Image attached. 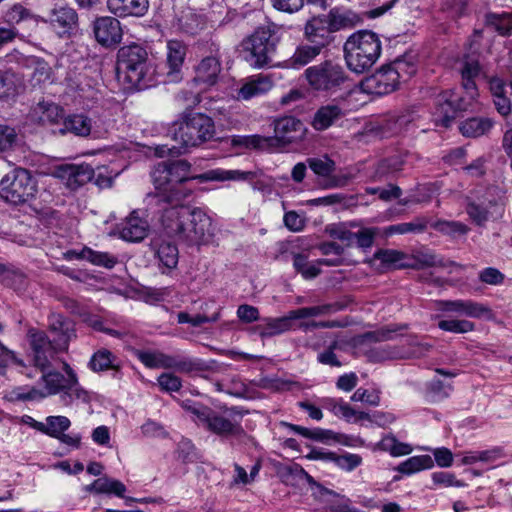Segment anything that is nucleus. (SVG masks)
I'll return each mask as SVG.
<instances>
[{
	"mask_svg": "<svg viewBox=\"0 0 512 512\" xmlns=\"http://www.w3.org/2000/svg\"><path fill=\"white\" fill-rule=\"evenodd\" d=\"M190 170L191 165L186 160L162 161L158 163L151 173L157 192L148 194L146 200L157 204L162 202L179 203L192 195L193 189L187 186V182L190 180L198 179L200 182L243 181L252 176L251 172L221 168L191 176Z\"/></svg>",
	"mask_w": 512,
	"mask_h": 512,
	"instance_id": "obj_1",
	"label": "nucleus"
},
{
	"mask_svg": "<svg viewBox=\"0 0 512 512\" xmlns=\"http://www.w3.org/2000/svg\"><path fill=\"white\" fill-rule=\"evenodd\" d=\"M148 205L163 210L161 222L165 232L189 245H199L211 236V218L200 208L190 209L179 203H160L146 200Z\"/></svg>",
	"mask_w": 512,
	"mask_h": 512,
	"instance_id": "obj_2",
	"label": "nucleus"
},
{
	"mask_svg": "<svg viewBox=\"0 0 512 512\" xmlns=\"http://www.w3.org/2000/svg\"><path fill=\"white\" fill-rule=\"evenodd\" d=\"M185 408L195 416V421L208 431L221 437H240L244 434L242 419L247 411L238 406H223L216 411L202 404H185Z\"/></svg>",
	"mask_w": 512,
	"mask_h": 512,
	"instance_id": "obj_3",
	"label": "nucleus"
},
{
	"mask_svg": "<svg viewBox=\"0 0 512 512\" xmlns=\"http://www.w3.org/2000/svg\"><path fill=\"white\" fill-rule=\"evenodd\" d=\"M118 73L123 74L124 80L130 87L146 89L154 85L155 68L149 61L148 52L139 44L123 46L118 54Z\"/></svg>",
	"mask_w": 512,
	"mask_h": 512,
	"instance_id": "obj_4",
	"label": "nucleus"
},
{
	"mask_svg": "<svg viewBox=\"0 0 512 512\" xmlns=\"http://www.w3.org/2000/svg\"><path fill=\"white\" fill-rule=\"evenodd\" d=\"M347 67L357 74L370 69L379 59L382 51L378 35L362 30L350 35L343 46Z\"/></svg>",
	"mask_w": 512,
	"mask_h": 512,
	"instance_id": "obj_5",
	"label": "nucleus"
},
{
	"mask_svg": "<svg viewBox=\"0 0 512 512\" xmlns=\"http://www.w3.org/2000/svg\"><path fill=\"white\" fill-rule=\"evenodd\" d=\"M173 139L180 148L200 146L216 136L215 122L205 113L185 111L172 126Z\"/></svg>",
	"mask_w": 512,
	"mask_h": 512,
	"instance_id": "obj_6",
	"label": "nucleus"
},
{
	"mask_svg": "<svg viewBox=\"0 0 512 512\" xmlns=\"http://www.w3.org/2000/svg\"><path fill=\"white\" fill-rule=\"evenodd\" d=\"M304 78L313 91L334 94L344 87L349 76L341 64L325 60L306 68Z\"/></svg>",
	"mask_w": 512,
	"mask_h": 512,
	"instance_id": "obj_7",
	"label": "nucleus"
},
{
	"mask_svg": "<svg viewBox=\"0 0 512 512\" xmlns=\"http://www.w3.org/2000/svg\"><path fill=\"white\" fill-rule=\"evenodd\" d=\"M38 192V183L31 171L17 167L8 172L0 181V196L14 205L27 203Z\"/></svg>",
	"mask_w": 512,
	"mask_h": 512,
	"instance_id": "obj_8",
	"label": "nucleus"
},
{
	"mask_svg": "<svg viewBox=\"0 0 512 512\" xmlns=\"http://www.w3.org/2000/svg\"><path fill=\"white\" fill-rule=\"evenodd\" d=\"M462 86L466 97H459L453 90H446L439 93L434 100L435 114L445 126L455 117L457 111L466 110L478 95L474 79L462 78Z\"/></svg>",
	"mask_w": 512,
	"mask_h": 512,
	"instance_id": "obj_9",
	"label": "nucleus"
},
{
	"mask_svg": "<svg viewBox=\"0 0 512 512\" xmlns=\"http://www.w3.org/2000/svg\"><path fill=\"white\" fill-rule=\"evenodd\" d=\"M242 46L246 62L256 69L269 66L276 51V43L272 39V34L265 28L257 29L243 41Z\"/></svg>",
	"mask_w": 512,
	"mask_h": 512,
	"instance_id": "obj_10",
	"label": "nucleus"
},
{
	"mask_svg": "<svg viewBox=\"0 0 512 512\" xmlns=\"http://www.w3.org/2000/svg\"><path fill=\"white\" fill-rule=\"evenodd\" d=\"M139 361L150 369H173L180 373H191L200 370V364L190 358L176 357L159 350L138 351Z\"/></svg>",
	"mask_w": 512,
	"mask_h": 512,
	"instance_id": "obj_11",
	"label": "nucleus"
},
{
	"mask_svg": "<svg viewBox=\"0 0 512 512\" xmlns=\"http://www.w3.org/2000/svg\"><path fill=\"white\" fill-rule=\"evenodd\" d=\"M274 136L269 139V148L273 146H285L302 141L307 133V127L298 118L284 116L273 121Z\"/></svg>",
	"mask_w": 512,
	"mask_h": 512,
	"instance_id": "obj_12",
	"label": "nucleus"
},
{
	"mask_svg": "<svg viewBox=\"0 0 512 512\" xmlns=\"http://www.w3.org/2000/svg\"><path fill=\"white\" fill-rule=\"evenodd\" d=\"M30 347L33 352V362L40 371L50 367L51 360L57 353L66 352L56 346V342L41 330L30 329L28 332Z\"/></svg>",
	"mask_w": 512,
	"mask_h": 512,
	"instance_id": "obj_13",
	"label": "nucleus"
},
{
	"mask_svg": "<svg viewBox=\"0 0 512 512\" xmlns=\"http://www.w3.org/2000/svg\"><path fill=\"white\" fill-rule=\"evenodd\" d=\"M437 309L447 314L476 319L491 320L494 317L488 305L470 299L439 300Z\"/></svg>",
	"mask_w": 512,
	"mask_h": 512,
	"instance_id": "obj_14",
	"label": "nucleus"
},
{
	"mask_svg": "<svg viewBox=\"0 0 512 512\" xmlns=\"http://www.w3.org/2000/svg\"><path fill=\"white\" fill-rule=\"evenodd\" d=\"M210 52L211 54L203 57L194 69L195 76L192 82L194 85H203L200 90L215 85L221 72L219 48L214 46Z\"/></svg>",
	"mask_w": 512,
	"mask_h": 512,
	"instance_id": "obj_15",
	"label": "nucleus"
},
{
	"mask_svg": "<svg viewBox=\"0 0 512 512\" xmlns=\"http://www.w3.org/2000/svg\"><path fill=\"white\" fill-rule=\"evenodd\" d=\"M54 177L67 188L76 190L94 177V170L89 164H64L55 168Z\"/></svg>",
	"mask_w": 512,
	"mask_h": 512,
	"instance_id": "obj_16",
	"label": "nucleus"
},
{
	"mask_svg": "<svg viewBox=\"0 0 512 512\" xmlns=\"http://www.w3.org/2000/svg\"><path fill=\"white\" fill-rule=\"evenodd\" d=\"M93 32L97 42L107 48L118 45L123 36L120 21L114 17H98L93 23Z\"/></svg>",
	"mask_w": 512,
	"mask_h": 512,
	"instance_id": "obj_17",
	"label": "nucleus"
},
{
	"mask_svg": "<svg viewBox=\"0 0 512 512\" xmlns=\"http://www.w3.org/2000/svg\"><path fill=\"white\" fill-rule=\"evenodd\" d=\"M413 351H407L403 347L385 345L367 352V357L370 362H384L388 360L408 359L411 357H419L429 351V344L417 343L414 345Z\"/></svg>",
	"mask_w": 512,
	"mask_h": 512,
	"instance_id": "obj_18",
	"label": "nucleus"
},
{
	"mask_svg": "<svg viewBox=\"0 0 512 512\" xmlns=\"http://www.w3.org/2000/svg\"><path fill=\"white\" fill-rule=\"evenodd\" d=\"M363 85L368 93L375 95L389 94L398 88L397 70H390L387 65H384L367 77Z\"/></svg>",
	"mask_w": 512,
	"mask_h": 512,
	"instance_id": "obj_19",
	"label": "nucleus"
},
{
	"mask_svg": "<svg viewBox=\"0 0 512 512\" xmlns=\"http://www.w3.org/2000/svg\"><path fill=\"white\" fill-rule=\"evenodd\" d=\"M48 331L56 346L68 350L70 342L76 338L75 324L70 319L59 313H51L48 316Z\"/></svg>",
	"mask_w": 512,
	"mask_h": 512,
	"instance_id": "obj_20",
	"label": "nucleus"
},
{
	"mask_svg": "<svg viewBox=\"0 0 512 512\" xmlns=\"http://www.w3.org/2000/svg\"><path fill=\"white\" fill-rule=\"evenodd\" d=\"M149 232V224L137 211L130 213L119 228L120 238L127 242H140Z\"/></svg>",
	"mask_w": 512,
	"mask_h": 512,
	"instance_id": "obj_21",
	"label": "nucleus"
},
{
	"mask_svg": "<svg viewBox=\"0 0 512 512\" xmlns=\"http://www.w3.org/2000/svg\"><path fill=\"white\" fill-rule=\"evenodd\" d=\"M63 370L67 375L65 388L60 396L61 401L65 405H71L74 400H79L83 403L90 401V394L78 382V377L75 371L68 363H64Z\"/></svg>",
	"mask_w": 512,
	"mask_h": 512,
	"instance_id": "obj_22",
	"label": "nucleus"
},
{
	"mask_svg": "<svg viewBox=\"0 0 512 512\" xmlns=\"http://www.w3.org/2000/svg\"><path fill=\"white\" fill-rule=\"evenodd\" d=\"M78 15L70 7L54 8L51 13L50 23L61 37L69 36L77 27Z\"/></svg>",
	"mask_w": 512,
	"mask_h": 512,
	"instance_id": "obj_23",
	"label": "nucleus"
},
{
	"mask_svg": "<svg viewBox=\"0 0 512 512\" xmlns=\"http://www.w3.org/2000/svg\"><path fill=\"white\" fill-rule=\"evenodd\" d=\"M187 53V46L180 40H168L166 44V65L168 67L167 75L171 80L179 79V74L183 66Z\"/></svg>",
	"mask_w": 512,
	"mask_h": 512,
	"instance_id": "obj_24",
	"label": "nucleus"
},
{
	"mask_svg": "<svg viewBox=\"0 0 512 512\" xmlns=\"http://www.w3.org/2000/svg\"><path fill=\"white\" fill-rule=\"evenodd\" d=\"M324 44L321 43H304L296 47L293 55L286 60L285 66L287 68L299 69L316 59L324 49Z\"/></svg>",
	"mask_w": 512,
	"mask_h": 512,
	"instance_id": "obj_25",
	"label": "nucleus"
},
{
	"mask_svg": "<svg viewBox=\"0 0 512 512\" xmlns=\"http://www.w3.org/2000/svg\"><path fill=\"white\" fill-rule=\"evenodd\" d=\"M345 115L344 110L334 103L322 105L314 113L311 121V126L316 131H324L333 126Z\"/></svg>",
	"mask_w": 512,
	"mask_h": 512,
	"instance_id": "obj_26",
	"label": "nucleus"
},
{
	"mask_svg": "<svg viewBox=\"0 0 512 512\" xmlns=\"http://www.w3.org/2000/svg\"><path fill=\"white\" fill-rule=\"evenodd\" d=\"M107 7L118 17L143 16L149 8L148 0H107Z\"/></svg>",
	"mask_w": 512,
	"mask_h": 512,
	"instance_id": "obj_27",
	"label": "nucleus"
},
{
	"mask_svg": "<svg viewBox=\"0 0 512 512\" xmlns=\"http://www.w3.org/2000/svg\"><path fill=\"white\" fill-rule=\"evenodd\" d=\"M273 87V80L268 75H255L247 79L238 91V97L243 100L261 96Z\"/></svg>",
	"mask_w": 512,
	"mask_h": 512,
	"instance_id": "obj_28",
	"label": "nucleus"
},
{
	"mask_svg": "<svg viewBox=\"0 0 512 512\" xmlns=\"http://www.w3.org/2000/svg\"><path fill=\"white\" fill-rule=\"evenodd\" d=\"M379 262V269H406L407 254L395 249H379L372 258L373 265Z\"/></svg>",
	"mask_w": 512,
	"mask_h": 512,
	"instance_id": "obj_29",
	"label": "nucleus"
},
{
	"mask_svg": "<svg viewBox=\"0 0 512 512\" xmlns=\"http://www.w3.org/2000/svg\"><path fill=\"white\" fill-rule=\"evenodd\" d=\"M338 263L329 259H319L316 262H309L307 257L303 254H296L293 258V266L295 270L302 275L305 279H313L317 277L320 272V266H333Z\"/></svg>",
	"mask_w": 512,
	"mask_h": 512,
	"instance_id": "obj_30",
	"label": "nucleus"
},
{
	"mask_svg": "<svg viewBox=\"0 0 512 512\" xmlns=\"http://www.w3.org/2000/svg\"><path fill=\"white\" fill-rule=\"evenodd\" d=\"M305 36L311 43L329 44V27L325 18L314 17L305 25Z\"/></svg>",
	"mask_w": 512,
	"mask_h": 512,
	"instance_id": "obj_31",
	"label": "nucleus"
},
{
	"mask_svg": "<svg viewBox=\"0 0 512 512\" xmlns=\"http://www.w3.org/2000/svg\"><path fill=\"white\" fill-rule=\"evenodd\" d=\"M22 87L21 78L11 70H0V100L14 99Z\"/></svg>",
	"mask_w": 512,
	"mask_h": 512,
	"instance_id": "obj_32",
	"label": "nucleus"
},
{
	"mask_svg": "<svg viewBox=\"0 0 512 512\" xmlns=\"http://www.w3.org/2000/svg\"><path fill=\"white\" fill-rule=\"evenodd\" d=\"M345 308V305L340 302L317 305L312 307H302L299 309L291 310V317L295 320L305 319L310 317H317L322 315H330L341 311Z\"/></svg>",
	"mask_w": 512,
	"mask_h": 512,
	"instance_id": "obj_33",
	"label": "nucleus"
},
{
	"mask_svg": "<svg viewBox=\"0 0 512 512\" xmlns=\"http://www.w3.org/2000/svg\"><path fill=\"white\" fill-rule=\"evenodd\" d=\"M442 265V260L438 259L434 253L426 248L415 250L411 255L407 254V263L404 264V266L411 269H422Z\"/></svg>",
	"mask_w": 512,
	"mask_h": 512,
	"instance_id": "obj_34",
	"label": "nucleus"
},
{
	"mask_svg": "<svg viewBox=\"0 0 512 512\" xmlns=\"http://www.w3.org/2000/svg\"><path fill=\"white\" fill-rule=\"evenodd\" d=\"M295 320L291 317V311L283 317L267 318L265 324L260 326L261 337H272L279 335L292 329V321Z\"/></svg>",
	"mask_w": 512,
	"mask_h": 512,
	"instance_id": "obj_35",
	"label": "nucleus"
},
{
	"mask_svg": "<svg viewBox=\"0 0 512 512\" xmlns=\"http://www.w3.org/2000/svg\"><path fill=\"white\" fill-rule=\"evenodd\" d=\"M434 467V460L430 455H416L412 456L405 461L401 462L397 467L396 471L405 474L412 475L423 470H428Z\"/></svg>",
	"mask_w": 512,
	"mask_h": 512,
	"instance_id": "obj_36",
	"label": "nucleus"
},
{
	"mask_svg": "<svg viewBox=\"0 0 512 512\" xmlns=\"http://www.w3.org/2000/svg\"><path fill=\"white\" fill-rule=\"evenodd\" d=\"M282 481L289 485H298L306 481L310 485H317L316 481L300 465H286L280 470Z\"/></svg>",
	"mask_w": 512,
	"mask_h": 512,
	"instance_id": "obj_37",
	"label": "nucleus"
},
{
	"mask_svg": "<svg viewBox=\"0 0 512 512\" xmlns=\"http://www.w3.org/2000/svg\"><path fill=\"white\" fill-rule=\"evenodd\" d=\"M117 357L108 349L102 348L96 351L90 361L89 367L94 372L106 371L108 369H117Z\"/></svg>",
	"mask_w": 512,
	"mask_h": 512,
	"instance_id": "obj_38",
	"label": "nucleus"
},
{
	"mask_svg": "<svg viewBox=\"0 0 512 512\" xmlns=\"http://www.w3.org/2000/svg\"><path fill=\"white\" fill-rule=\"evenodd\" d=\"M156 257L160 264L168 270L175 269L179 260V251L175 244L161 242L156 249Z\"/></svg>",
	"mask_w": 512,
	"mask_h": 512,
	"instance_id": "obj_39",
	"label": "nucleus"
},
{
	"mask_svg": "<svg viewBox=\"0 0 512 512\" xmlns=\"http://www.w3.org/2000/svg\"><path fill=\"white\" fill-rule=\"evenodd\" d=\"M91 129L92 120L83 114L69 116L64 121V130L72 132L80 137H87L90 135Z\"/></svg>",
	"mask_w": 512,
	"mask_h": 512,
	"instance_id": "obj_40",
	"label": "nucleus"
},
{
	"mask_svg": "<svg viewBox=\"0 0 512 512\" xmlns=\"http://www.w3.org/2000/svg\"><path fill=\"white\" fill-rule=\"evenodd\" d=\"M492 122L487 118H470L460 125L461 133L466 137H480L488 132Z\"/></svg>",
	"mask_w": 512,
	"mask_h": 512,
	"instance_id": "obj_41",
	"label": "nucleus"
},
{
	"mask_svg": "<svg viewBox=\"0 0 512 512\" xmlns=\"http://www.w3.org/2000/svg\"><path fill=\"white\" fill-rule=\"evenodd\" d=\"M70 426L71 421L66 416H48L45 423H43L41 433L57 439L63 432L68 430Z\"/></svg>",
	"mask_w": 512,
	"mask_h": 512,
	"instance_id": "obj_42",
	"label": "nucleus"
},
{
	"mask_svg": "<svg viewBox=\"0 0 512 512\" xmlns=\"http://www.w3.org/2000/svg\"><path fill=\"white\" fill-rule=\"evenodd\" d=\"M42 372L43 374L41 379L45 384V392H43V394H46V396L55 395L58 393L62 394L66 385L67 376L65 377L63 374L57 371H49L46 373L44 371Z\"/></svg>",
	"mask_w": 512,
	"mask_h": 512,
	"instance_id": "obj_43",
	"label": "nucleus"
},
{
	"mask_svg": "<svg viewBox=\"0 0 512 512\" xmlns=\"http://www.w3.org/2000/svg\"><path fill=\"white\" fill-rule=\"evenodd\" d=\"M84 260L91 264L107 269L113 268L118 263V258L108 252L95 251L89 247L83 248Z\"/></svg>",
	"mask_w": 512,
	"mask_h": 512,
	"instance_id": "obj_44",
	"label": "nucleus"
},
{
	"mask_svg": "<svg viewBox=\"0 0 512 512\" xmlns=\"http://www.w3.org/2000/svg\"><path fill=\"white\" fill-rule=\"evenodd\" d=\"M358 227L356 222L338 223L327 226V233L335 239L346 242L348 245L354 243V232L350 228Z\"/></svg>",
	"mask_w": 512,
	"mask_h": 512,
	"instance_id": "obj_45",
	"label": "nucleus"
},
{
	"mask_svg": "<svg viewBox=\"0 0 512 512\" xmlns=\"http://www.w3.org/2000/svg\"><path fill=\"white\" fill-rule=\"evenodd\" d=\"M427 220L425 218H416L412 222L399 223L387 227L386 234H408V233H421L427 227Z\"/></svg>",
	"mask_w": 512,
	"mask_h": 512,
	"instance_id": "obj_46",
	"label": "nucleus"
},
{
	"mask_svg": "<svg viewBox=\"0 0 512 512\" xmlns=\"http://www.w3.org/2000/svg\"><path fill=\"white\" fill-rule=\"evenodd\" d=\"M438 327L446 332L465 334L475 330V324L465 319H447L438 322Z\"/></svg>",
	"mask_w": 512,
	"mask_h": 512,
	"instance_id": "obj_47",
	"label": "nucleus"
},
{
	"mask_svg": "<svg viewBox=\"0 0 512 512\" xmlns=\"http://www.w3.org/2000/svg\"><path fill=\"white\" fill-rule=\"evenodd\" d=\"M269 139L260 135L234 136L231 143L235 147H244L247 149H266L269 148Z\"/></svg>",
	"mask_w": 512,
	"mask_h": 512,
	"instance_id": "obj_48",
	"label": "nucleus"
},
{
	"mask_svg": "<svg viewBox=\"0 0 512 512\" xmlns=\"http://www.w3.org/2000/svg\"><path fill=\"white\" fill-rule=\"evenodd\" d=\"M451 390L450 385H445L439 379H433L427 383L426 396L431 403H435L447 398Z\"/></svg>",
	"mask_w": 512,
	"mask_h": 512,
	"instance_id": "obj_49",
	"label": "nucleus"
},
{
	"mask_svg": "<svg viewBox=\"0 0 512 512\" xmlns=\"http://www.w3.org/2000/svg\"><path fill=\"white\" fill-rule=\"evenodd\" d=\"M285 425H287L290 428V430H292L293 432H295L305 438H308V439H313V440H317V441H326V440H330L333 438V432L330 430H324L321 428L309 429V428H306L303 426L287 424V423H285Z\"/></svg>",
	"mask_w": 512,
	"mask_h": 512,
	"instance_id": "obj_50",
	"label": "nucleus"
},
{
	"mask_svg": "<svg viewBox=\"0 0 512 512\" xmlns=\"http://www.w3.org/2000/svg\"><path fill=\"white\" fill-rule=\"evenodd\" d=\"M431 226L435 230L447 235H464L469 231V227L459 221L438 220Z\"/></svg>",
	"mask_w": 512,
	"mask_h": 512,
	"instance_id": "obj_51",
	"label": "nucleus"
},
{
	"mask_svg": "<svg viewBox=\"0 0 512 512\" xmlns=\"http://www.w3.org/2000/svg\"><path fill=\"white\" fill-rule=\"evenodd\" d=\"M307 163L310 169L318 176L328 177L335 170V163L333 160L324 156L322 158H309Z\"/></svg>",
	"mask_w": 512,
	"mask_h": 512,
	"instance_id": "obj_52",
	"label": "nucleus"
},
{
	"mask_svg": "<svg viewBox=\"0 0 512 512\" xmlns=\"http://www.w3.org/2000/svg\"><path fill=\"white\" fill-rule=\"evenodd\" d=\"M407 325L406 324H403V325H398V324H393V325H388L386 327H383L377 331H373V332H368L365 334V338L368 339V340H371V341H375V342H382V341H388V340H392L393 337H394V334L400 330H405L407 329Z\"/></svg>",
	"mask_w": 512,
	"mask_h": 512,
	"instance_id": "obj_53",
	"label": "nucleus"
},
{
	"mask_svg": "<svg viewBox=\"0 0 512 512\" xmlns=\"http://www.w3.org/2000/svg\"><path fill=\"white\" fill-rule=\"evenodd\" d=\"M31 18H33L32 13L21 4L13 5L6 11L4 15L5 21L11 27H14V25Z\"/></svg>",
	"mask_w": 512,
	"mask_h": 512,
	"instance_id": "obj_54",
	"label": "nucleus"
},
{
	"mask_svg": "<svg viewBox=\"0 0 512 512\" xmlns=\"http://www.w3.org/2000/svg\"><path fill=\"white\" fill-rule=\"evenodd\" d=\"M466 213L469 218L478 226H483L489 219V211L486 207L469 201L466 205Z\"/></svg>",
	"mask_w": 512,
	"mask_h": 512,
	"instance_id": "obj_55",
	"label": "nucleus"
},
{
	"mask_svg": "<svg viewBox=\"0 0 512 512\" xmlns=\"http://www.w3.org/2000/svg\"><path fill=\"white\" fill-rule=\"evenodd\" d=\"M334 415L337 417H341L348 422L360 421V420H370V415L368 413L356 411L349 404L345 403L343 400L338 405V408Z\"/></svg>",
	"mask_w": 512,
	"mask_h": 512,
	"instance_id": "obj_56",
	"label": "nucleus"
},
{
	"mask_svg": "<svg viewBox=\"0 0 512 512\" xmlns=\"http://www.w3.org/2000/svg\"><path fill=\"white\" fill-rule=\"evenodd\" d=\"M157 383L163 392H178L182 388V380L173 373H162L157 378Z\"/></svg>",
	"mask_w": 512,
	"mask_h": 512,
	"instance_id": "obj_57",
	"label": "nucleus"
},
{
	"mask_svg": "<svg viewBox=\"0 0 512 512\" xmlns=\"http://www.w3.org/2000/svg\"><path fill=\"white\" fill-rule=\"evenodd\" d=\"M487 22L494 26L501 35H509L512 31V18L508 14H489Z\"/></svg>",
	"mask_w": 512,
	"mask_h": 512,
	"instance_id": "obj_58",
	"label": "nucleus"
},
{
	"mask_svg": "<svg viewBox=\"0 0 512 512\" xmlns=\"http://www.w3.org/2000/svg\"><path fill=\"white\" fill-rule=\"evenodd\" d=\"M351 400L354 402H364L376 407L380 404V392L377 389L367 390L358 388L351 396Z\"/></svg>",
	"mask_w": 512,
	"mask_h": 512,
	"instance_id": "obj_59",
	"label": "nucleus"
},
{
	"mask_svg": "<svg viewBox=\"0 0 512 512\" xmlns=\"http://www.w3.org/2000/svg\"><path fill=\"white\" fill-rule=\"evenodd\" d=\"M52 69L44 60L37 59L34 63L32 80L36 84H44L51 81Z\"/></svg>",
	"mask_w": 512,
	"mask_h": 512,
	"instance_id": "obj_60",
	"label": "nucleus"
},
{
	"mask_svg": "<svg viewBox=\"0 0 512 512\" xmlns=\"http://www.w3.org/2000/svg\"><path fill=\"white\" fill-rule=\"evenodd\" d=\"M339 468L352 471L362 463V458L358 454L344 453L341 455L335 454L333 461Z\"/></svg>",
	"mask_w": 512,
	"mask_h": 512,
	"instance_id": "obj_61",
	"label": "nucleus"
},
{
	"mask_svg": "<svg viewBox=\"0 0 512 512\" xmlns=\"http://www.w3.org/2000/svg\"><path fill=\"white\" fill-rule=\"evenodd\" d=\"M12 399L17 401H30V400H36V399H42L46 397V394H43L42 391L31 387V388H24V387H15L11 391Z\"/></svg>",
	"mask_w": 512,
	"mask_h": 512,
	"instance_id": "obj_62",
	"label": "nucleus"
},
{
	"mask_svg": "<svg viewBox=\"0 0 512 512\" xmlns=\"http://www.w3.org/2000/svg\"><path fill=\"white\" fill-rule=\"evenodd\" d=\"M17 133L14 128L7 125H0V152L13 148L17 141Z\"/></svg>",
	"mask_w": 512,
	"mask_h": 512,
	"instance_id": "obj_63",
	"label": "nucleus"
},
{
	"mask_svg": "<svg viewBox=\"0 0 512 512\" xmlns=\"http://www.w3.org/2000/svg\"><path fill=\"white\" fill-rule=\"evenodd\" d=\"M431 479L433 481V484L438 487H462L464 484L457 480L455 475L450 472H434L431 474Z\"/></svg>",
	"mask_w": 512,
	"mask_h": 512,
	"instance_id": "obj_64",
	"label": "nucleus"
}]
</instances>
